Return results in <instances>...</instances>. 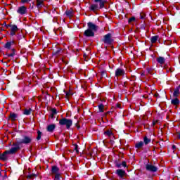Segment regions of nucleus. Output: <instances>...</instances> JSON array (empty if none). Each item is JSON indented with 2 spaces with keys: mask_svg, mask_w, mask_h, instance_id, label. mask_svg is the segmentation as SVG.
I'll use <instances>...</instances> for the list:
<instances>
[{
  "mask_svg": "<svg viewBox=\"0 0 180 180\" xmlns=\"http://www.w3.org/2000/svg\"><path fill=\"white\" fill-rule=\"evenodd\" d=\"M101 76L102 78H103V77H106V72H101Z\"/></svg>",
  "mask_w": 180,
  "mask_h": 180,
  "instance_id": "36",
  "label": "nucleus"
},
{
  "mask_svg": "<svg viewBox=\"0 0 180 180\" xmlns=\"http://www.w3.org/2000/svg\"><path fill=\"white\" fill-rule=\"evenodd\" d=\"M179 139H180V134H179Z\"/></svg>",
  "mask_w": 180,
  "mask_h": 180,
  "instance_id": "50",
  "label": "nucleus"
},
{
  "mask_svg": "<svg viewBox=\"0 0 180 180\" xmlns=\"http://www.w3.org/2000/svg\"><path fill=\"white\" fill-rule=\"evenodd\" d=\"M146 171H150V172H157L158 168L157 167L148 164L146 165Z\"/></svg>",
  "mask_w": 180,
  "mask_h": 180,
  "instance_id": "6",
  "label": "nucleus"
},
{
  "mask_svg": "<svg viewBox=\"0 0 180 180\" xmlns=\"http://www.w3.org/2000/svg\"><path fill=\"white\" fill-rule=\"evenodd\" d=\"M75 150L76 151V153H79V151L78 150V145L75 144Z\"/></svg>",
  "mask_w": 180,
  "mask_h": 180,
  "instance_id": "37",
  "label": "nucleus"
},
{
  "mask_svg": "<svg viewBox=\"0 0 180 180\" xmlns=\"http://www.w3.org/2000/svg\"><path fill=\"white\" fill-rule=\"evenodd\" d=\"M123 75H124V70L117 68L115 70V77H123Z\"/></svg>",
  "mask_w": 180,
  "mask_h": 180,
  "instance_id": "11",
  "label": "nucleus"
},
{
  "mask_svg": "<svg viewBox=\"0 0 180 180\" xmlns=\"http://www.w3.org/2000/svg\"><path fill=\"white\" fill-rule=\"evenodd\" d=\"M145 17H146V15L144 13H141L140 14L141 19H144Z\"/></svg>",
  "mask_w": 180,
  "mask_h": 180,
  "instance_id": "40",
  "label": "nucleus"
},
{
  "mask_svg": "<svg viewBox=\"0 0 180 180\" xmlns=\"http://www.w3.org/2000/svg\"><path fill=\"white\" fill-rule=\"evenodd\" d=\"M143 141H144V143L147 145L148 144V143L151 142V139H149L148 138H147V136H145L143 138Z\"/></svg>",
  "mask_w": 180,
  "mask_h": 180,
  "instance_id": "29",
  "label": "nucleus"
},
{
  "mask_svg": "<svg viewBox=\"0 0 180 180\" xmlns=\"http://www.w3.org/2000/svg\"><path fill=\"white\" fill-rule=\"evenodd\" d=\"M51 113H52L53 115H57V109H56V108H52V109H51Z\"/></svg>",
  "mask_w": 180,
  "mask_h": 180,
  "instance_id": "34",
  "label": "nucleus"
},
{
  "mask_svg": "<svg viewBox=\"0 0 180 180\" xmlns=\"http://www.w3.org/2000/svg\"><path fill=\"white\" fill-rule=\"evenodd\" d=\"M84 36H86V37H94L95 32L88 28L84 31Z\"/></svg>",
  "mask_w": 180,
  "mask_h": 180,
  "instance_id": "10",
  "label": "nucleus"
},
{
  "mask_svg": "<svg viewBox=\"0 0 180 180\" xmlns=\"http://www.w3.org/2000/svg\"><path fill=\"white\" fill-rule=\"evenodd\" d=\"M30 1H32V0H27L28 2H30Z\"/></svg>",
  "mask_w": 180,
  "mask_h": 180,
  "instance_id": "49",
  "label": "nucleus"
},
{
  "mask_svg": "<svg viewBox=\"0 0 180 180\" xmlns=\"http://www.w3.org/2000/svg\"><path fill=\"white\" fill-rule=\"evenodd\" d=\"M30 143H32V137L25 136L23 137V139L18 142V143L20 144H30Z\"/></svg>",
  "mask_w": 180,
  "mask_h": 180,
  "instance_id": "4",
  "label": "nucleus"
},
{
  "mask_svg": "<svg viewBox=\"0 0 180 180\" xmlns=\"http://www.w3.org/2000/svg\"><path fill=\"white\" fill-rule=\"evenodd\" d=\"M51 172L54 175L60 174V169L57 166H53L51 169Z\"/></svg>",
  "mask_w": 180,
  "mask_h": 180,
  "instance_id": "13",
  "label": "nucleus"
},
{
  "mask_svg": "<svg viewBox=\"0 0 180 180\" xmlns=\"http://www.w3.org/2000/svg\"><path fill=\"white\" fill-rule=\"evenodd\" d=\"M8 118L10 119V120L15 122V120H16V119H18V115H16L13 112H11V113H10Z\"/></svg>",
  "mask_w": 180,
  "mask_h": 180,
  "instance_id": "16",
  "label": "nucleus"
},
{
  "mask_svg": "<svg viewBox=\"0 0 180 180\" xmlns=\"http://www.w3.org/2000/svg\"><path fill=\"white\" fill-rule=\"evenodd\" d=\"M15 56V51H13L12 53H8V57H13Z\"/></svg>",
  "mask_w": 180,
  "mask_h": 180,
  "instance_id": "38",
  "label": "nucleus"
},
{
  "mask_svg": "<svg viewBox=\"0 0 180 180\" xmlns=\"http://www.w3.org/2000/svg\"><path fill=\"white\" fill-rule=\"evenodd\" d=\"M135 21H136V18H134V17L130 18L128 20L129 23H131V22H135Z\"/></svg>",
  "mask_w": 180,
  "mask_h": 180,
  "instance_id": "33",
  "label": "nucleus"
},
{
  "mask_svg": "<svg viewBox=\"0 0 180 180\" xmlns=\"http://www.w3.org/2000/svg\"><path fill=\"white\" fill-rule=\"evenodd\" d=\"M37 176L36 174H32L27 176V179H33L34 178H36Z\"/></svg>",
  "mask_w": 180,
  "mask_h": 180,
  "instance_id": "28",
  "label": "nucleus"
},
{
  "mask_svg": "<svg viewBox=\"0 0 180 180\" xmlns=\"http://www.w3.org/2000/svg\"><path fill=\"white\" fill-rule=\"evenodd\" d=\"M141 75L143 76V75H145V74L144 73H141Z\"/></svg>",
  "mask_w": 180,
  "mask_h": 180,
  "instance_id": "48",
  "label": "nucleus"
},
{
  "mask_svg": "<svg viewBox=\"0 0 180 180\" xmlns=\"http://www.w3.org/2000/svg\"><path fill=\"white\" fill-rule=\"evenodd\" d=\"M157 123H158V120H156V121L153 122V126L156 125V124H157Z\"/></svg>",
  "mask_w": 180,
  "mask_h": 180,
  "instance_id": "43",
  "label": "nucleus"
},
{
  "mask_svg": "<svg viewBox=\"0 0 180 180\" xmlns=\"http://www.w3.org/2000/svg\"><path fill=\"white\" fill-rule=\"evenodd\" d=\"M16 32H18V26L11 25V36H15V34H16Z\"/></svg>",
  "mask_w": 180,
  "mask_h": 180,
  "instance_id": "12",
  "label": "nucleus"
},
{
  "mask_svg": "<svg viewBox=\"0 0 180 180\" xmlns=\"http://www.w3.org/2000/svg\"><path fill=\"white\" fill-rule=\"evenodd\" d=\"M144 146V143L143 141L137 142L135 145L136 148H142Z\"/></svg>",
  "mask_w": 180,
  "mask_h": 180,
  "instance_id": "21",
  "label": "nucleus"
},
{
  "mask_svg": "<svg viewBox=\"0 0 180 180\" xmlns=\"http://www.w3.org/2000/svg\"><path fill=\"white\" fill-rule=\"evenodd\" d=\"M54 180H60V174H55Z\"/></svg>",
  "mask_w": 180,
  "mask_h": 180,
  "instance_id": "35",
  "label": "nucleus"
},
{
  "mask_svg": "<svg viewBox=\"0 0 180 180\" xmlns=\"http://www.w3.org/2000/svg\"><path fill=\"white\" fill-rule=\"evenodd\" d=\"M172 105H179V100L177 98H175L174 99H172L171 101Z\"/></svg>",
  "mask_w": 180,
  "mask_h": 180,
  "instance_id": "24",
  "label": "nucleus"
},
{
  "mask_svg": "<svg viewBox=\"0 0 180 180\" xmlns=\"http://www.w3.org/2000/svg\"><path fill=\"white\" fill-rule=\"evenodd\" d=\"M87 26H88V29L89 30L93 31L94 33L95 32H96V30H98V25L94 24V22H88Z\"/></svg>",
  "mask_w": 180,
  "mask_h": 180,
  "instance_id": "5",
  "label": "nucleus"
},
{
  "mask_svg": "<svg viewBox=\"0 0 180 180\" xmlns=\"http://www.w3.org/2000/svg\"><path fill=\"white\" fill-rule=\"evenodd\" d=\"M20 143H13V147L8 150H6V153H8L9 154H15L16 152L18 151V150L20 149Z\"/></svg>",
  "mask_w": 180,
  "mask_h": 180,
  "instance_id": "2",
  "label": "nucleus"
},
{
  "mask_svg": "<svg viewBox=\"0 0 180 180\" xmlns=\"http://www.w3.org/2000/svg\"><path fill=\"white\" fill-rule=\"evenodd\" d=\"M151 43H157V41L158 40V36H153L150 39Z\"/></svg>",
  "mask_w": 180,
  "mask_h": 180,
  "instance_id": "25",
  "label": "nucleus"
},
{
  "mask_svg": "<svg viewBox=\"0 0 180 180\" xmlns=\"http://www.w3.org/2000/svg\"><path fill=\"white\" fill-rule=\"evenodd\" d=\"M103 8H101V5H98V4H91L90 6H89V9L90 11H92V12H96L97 11H99V9H102Z\"/></svg>",
  "mask_w": 180,
  "mask_h": 180,
  "instance_id": "7",
  "label": "nucleus"
},
{
  "mask_svg": "<svg viewBox=\"0 0 180 180\" xmlns=\"http://www.w3.org/2000/svg\"><path fill=\"white\" fill-rule=\"evenodd\" d=\"M179 89H180V85L174 89V91L173 93L174 98H176L177 96H179Z\"/></svg>",
  "mask_w": 180,
  "mask_h": 180,
  "instance_id": "19",
  "label": "nucleus"
},
{
  "mask_svg": "<svg viewBox=\"0 0 180 180\" xmlns=\"http://www.w3.org/2000/svg\"><path fill=\"white\" fill-rule=\"evenodd\" d=\"M17 12L20 15H25V14H26V12H27V8H26V6H20L18 8Z\"/></svg>",
  "mask_w": 180,
  "mask_h": 180,
  "instance_id": "8",
  "label": "nucleus"
},
{
  "mask_svg": "<svg viewBox=\"0 0 180 180\" xmlns=\"http://www.w3.org/2000/svg\"><path fill=\"white\" fill-rule=\"evenodd\" d=\"M21 1L22 2V4H26L28 2L27 0H22Z\"/></svg>",
  "mask_w": 180,
  "mask_h": 180,
  "instance_id": "44",
  "label": "nucleus"
},
{
  "mask_svg": "<svg viewBox=\"0 0 180 180\" xmlns=\"http://www.w3.org/2000/svg\"><path fill=\"white\" fill-rule=\"evenodd\" d=\"M72 96V94L71 93V91H68V92H66L65 98L68 99H70V96Z\"/></svg>",
  "mask_w": 180,
  "mask_h": 180,
  "instance_id": "32",
  "label": "nucleus"
},
{
  "mask_svg": "<svg viewBox=\"0 0 180 180\" xmlns=\"http://www.w3.org/2000/svg\"><path fill=\"white\" fill-rule=\"evenodd\" d=\"M117 167L118 168H120V167H122V165L118 164V165H117Z\"/></svg>",
  "mask_w": 180,
  "mask_h": 180,
  "instance_id": "46",
  "label": "nucleus"
},
{
  "mask_svg": "<svg viewBox=\"0 0 180 180\" xmlns=\"http://www.w3.org/2000/svg\"><path fill=\"white\" fill-rule=\"evenodd\" d=\"M116 174L120 176V178H122V179H124V176H126V172L123 169H117Z\"/></svg>",
  "mask_w": 180,
  "mask_h": 180,
  "instance_id": "9",
  "label": "nucleus"
},
{
  "mask_svg": "<svg viewBox=\"0 0 180 180\" xmlns=\"http://www.w3.org/2000/svg\"><path fill=\"white\" fill-rule=\"evenodd\" d=\"M8 154L9 153L5 151L4 153L0 155V160H1V161H6V160H8Z\"/></svg>",
  "mask_w": 180,
  "mask_h": 180,
  "instance_id": "14",
  "label": "nucleus"
},
{
  "mask_svg": "<svg viewBox=\"0 0 180 180\" xmlns=\"http://www.w3.org/2000/svg\"><path fill=\"white\" fill-rule=\"evenodd\" d=\"M96 4H99L100 8H105V1L103 0H94Z\"/></svg>",
  "mask_w": 180,
  "mask_h": 180,
  "instance_id": "20",
  "label": "nucleus"
},
{
  "mask_svg": "<svg viewBox=\"0 0 180 180\" xmlns=\"http://www.w3.org/2000/svg\"><path fill=\"white\" fill-rule=\"evenodd\" d=\"M60 126H66V129H70L72 126V120L67 118H62L59 120Z\"/></svg>",
  "mask_w": 180,
  "mask_h": 180,
  "instance_id": "1",
  "label": "nucleus"
},
{
  "mask_svg": "<svg viewBox=\"0 0 180 180\" xmlns=\"http://www.w3.org/2000/svg\"><path fill=\"white\" fill-rule=\"evenodd\" d=\"M54 129H56V124H52L47 126L46 130L47 131H50L51 133L54 131Z\"/></svg>",
  "mask_w": 180,
  "mask_h": 180,
  "instance_id": "17",
  "label": "nucleus"
},
{
  "mask_svg": "<svg viewBox=\"0 0 180 180\" xmlns=\"http://www.w3.org/2000/svg\"><path fill=\"white\" fill-rule=\"evenodd\" d=\"M172 148H176V146H175V145H173Z\"/></svg>",
  "mask_w": 180,
  "mask_h": 180,
  "instance_id": "47",
  "label": "nucleus"
},
{
  "mask_svg": "<svg viewBox=\"0 0 180 180\" xmlns=\"http://www.w3.org/2000/svg\"><path fill=\"white\" fill-rule=\"evenodd\" d=\"M51 119H54V114H51Z\"/></svg>",
  "mask_w": 180,
  "mask_h": 180,
  "instance_id": "45",
  "label": "nucleus"
},
{
  "mask_svg": "<svg viewBox=\"0 0 180 180\" xmlns=\"http://www.w3.org/2000/svg\"><path fill=\"white\" fill-rule=\"evenodd\" d=\"M31 112H32V109L31 108L25 109V110H24V112H23V113L25 115H30Z\"/></svg>",
  "mask_w": 180,
  "mask_h": 180,
  "instance_id": "27",
  "label": "nucleus"
},
{
  "mask_svg": "<svg viewBox=\"0 0 180 180\" xmlns=\"http://www.w3.org/2000/svg\"><path fill=\"white\" fill-rule=\"evenodd\" d=\"M13 44H15L14 41L7 42L5 44V48L6 49H11V46H13Z\"/></svg>",
  "mask_w": 180,
  "mask_h": 180,
  "instance_id": "23",
  "label": "nucleus"
},
{
  "mask_svg": "<svg viewBox=\"0 0 180 180\" xmlns=\"http://www.w3.org/2000/svg\"><path fill=\"white\" fill-rule=\"evenodd\" d=\"M98 109H99L100 112H103V109H105V106L103 105V104L99 105Z\"/></svg>",
  "mask_w": 180,
  "mask_h": 180,
  "instance_id": "31",
  "label": "nucleus"
},
{
  "mask_svg": "<svg viewBox=\"0 0 180 180\" xmlns=\"http://www.w3.org/2000/svg\"><path fill=\"white\" fill-rule=\"evenodd\" d=\"M40 139H41V131H37V140H40Z\"/></svg>",
  "mask_w": 180,
  "mask_h": 180,
  "instance_id": "30",
  "label": "nucleus"
},
{
  "mask_svg": "<svg viewBox=\"0 0 180 180\" xmlns=\"http://www.w3.org/2000/svg\"><path fill=\"white\" fill-rule=\"evenodd\" d=\"M116 108H119L120 109H122V104H120V103H117Z\"/></svg>",
  "mask_w": 180,
  "mask_h": 180,
  "instance_id": "41",
  "label": "nucleus"
},
{
  "mask_svg": "<svg viewBox=\"0 0 180 180\" xmlns=\"http://www.w3.org/2000/svg\"><path fill=\"white\" fill-rule=\"evenodd\" d=\"M103 41L105 43V44H112L113 42V39H112V34L108 33L105 34L103 39Z\"/></svg>",
  "mask_w": 180,
  "mask_h": 180,
  "instance_id": "3",
  "label": "nucleus"
},
{
  "mask_svg": "<svg viewBox=\"0 0 180 180\" xmlns=\"http://www.w3.org/2000/svg\"><path fill=\"white\" fill-rule=\"evenodd\" d=\"M84 57L85 61H88L89 58H88V57L86 56V55H84Z\"/></svg>",
  "mask_w": 180,
  "mask_h": 180,
  "instance_id": "42",
  "label": "nucleus"
},
{
  "mask_svg": "<svg viewBox=\"0 0 180 180\" xmlns=\"http://www.w3.org/2000/svg\"><path fill=\"white\" fill-rule=\"evenodd\" d=\"M157 61L159 64H165V58L162 56H160V57H158L157 58Z\"/></svg>",
  "mask_w": 180,
  "mask_h": 180,
  "instance_id": "18",
  "label": "nucleus"
},
{
  "mask_svg": "<svg viewBox=\"0 0 180 180\" xmlns=\"http://www.w3.org/2000/svg\"><path fill=\"white\" fill-rule=\"evenodd\" d=\"M121 165H122V167H127V164L124 161L122 162Z\"/></svg>",
  "mask_w": 180,
  "mask_h": 180,
  "instance_id": "39",
  "label": "nucleus"
},
{
  "mask_svg": "<svg viewBox=\"0 0 180 180\" xmlns=\"http://www.w3.org/2000/svg\"><path fill=\"white\" fill-rule=\"evenodd\" d=\"M44 5L43 0H37V8H42Z\"/></svg>",
  "mask_w": 180,
  "mask_h": 180,
  "instance_id": "22",
  "label": "nucleus"
},
{
  "mask_svg": "<svg viewBox=\"0 0 180 180\" xmlns=\"http://www.w3.org/2000/svg\"><path fill=\"white\" fill-rule=\"evenodd\" d=\"M68 18H70V19H71V18H72V16H74V11L72 9H70V10H67L65 12Z\"/></svg>",
  "mask_w": 180,
  "mask_h": 180,
  "instance_id": "15",
  "label": "nucleus"
},
{
  "mask_svg": "<svg viewBox=\"0 0 180 180\" xmlns=\"http://www.w3.org/2000/svg\"><path fill=\"white\" fill-rule=\"evenodd\" d=\"M104 134L105 136H108V137H110V136H113V132H112V131H110V130H108L104 132Z\"/></svg>",
  "mask_w": 180,
  "mask_h": 180,
  "instance_id": "26",
  "label": "nucleus"
}]
</instances>
